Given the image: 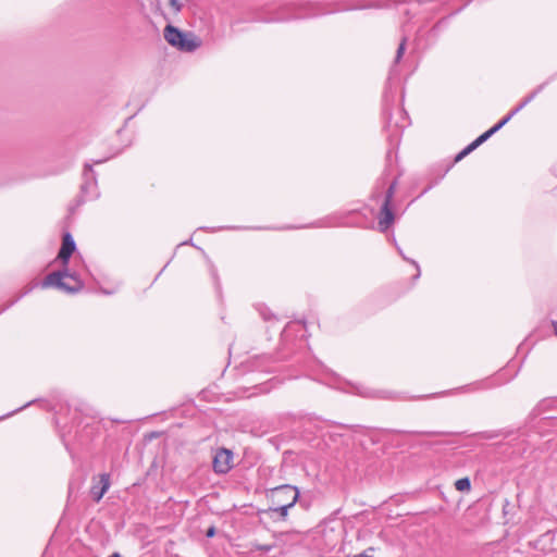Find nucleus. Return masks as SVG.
I'll list each match as a JSON object with an SVG mask.
<instances>
[{
  "label": "nucleus",
  "mask_w": 557,
  "mask_h": 557,
  "mask_svg": "<svg viewBox=\"0 0 557 557\" xmlns=\"http://www.w3.org/2000/svg\"><path fill=\"white\" fill-rule=\"evenodd\" d=\"M187 0H170V5L175 12H180Z\"/></svg>",
  "instance_id": "nucleus-17"
},
{
  "label": "nucleus",
  "mask_w": 557,
  "mask_h": 557,
  "mask_svg": "<svg viewBox=\"0 0 557 557\" xmlns=\"http://www.w3.org/2000/svg\"><path fill=\"white\" fill-rule=\"evenodd\" d=\"M84 172H85V174H86L87 172H90V173L92 174V173H94V171H92L91 165H90V164H88V163H87V164H85Z\"/></svg>",
  "instance_id": "nucleus-22"
},
{
  "label": "nucleus",
  "mask_w": 557,
  "mask_h": 557,
  "mask_svg": "<svg viewBox=\"0 0 557 557\" xmlns=\"http://www.w3.org/2000/svg\"><path fill=\"white\" fill-rule=\"evenodd\" d=\"M110 487V475L108 473H102L99 475V481L95 483L90 488V496L92 499L98 503L107 493Z\"/></svg>",
  "instance_id": "nucleus-6"
},
{
  "label": "nucleus",
  "mask_w": 557,
  "mask_h": 557,
  "mask_svg": "<svg viewBox=\"0 0 557 557\" xmlns=\"http://www.w3.org/2000/svg\"><path fill=\"white\" fill-rule=\"evenodd\" d=\"M474 150V148L472 147L471 144H469L465 149H462L455 158V162H458L460 161L461 159H463L466 156H468L470 152H472Z\"/></svg>",
  "instance_id": "nucleus-14"
},
{
  "label": "nucleus",
  "mask_w": 557,
  "mask_h": 557,
  "mask_svg": "<svg viewBox=\"0 0 557 557\" xmlns=\"http://www.w3.org/2000/svg\"><path fill=\"white\" fill-rule=\"evenodd\" d=\"M283 499H286L285 503L289 502L288 495L287 494H283Z\"/></svg>",
  "instance_id": "nucleus-26"
},
{
  "label": "nucleus",
  "mask_w": 557,
  "mask_h": 557,
  "mask_svg": "<svg viewBox=\"0 0 557 557\" xmlns=\"http://www.w3.org/2000/svg\"><path fill=\"white\" fill-rule=\"evenodd\" d=\"M354 557H373L372 555H368L367 553H361V554H358Z\"/></svg>",
  "instance_id": "nucleus-24"
},
{
  "label": "nucleus",
  "mask_w": 557,
  "mask_h": 557,
  "mask_svg": "<svg viewBox=\"0 0 557 557\" xmlns=\"http://www.w3.org/2000/svg\"><path fill=\"white\" fill-rule=\"evenodd\" d=\"M536 95V91L532 92L528 97L523 99V101L513 111L519 112L522 108H524Z\"/></svg>",
  "instance_id": "nucleus-18"
},
{
  "label": "nucleus",
  "mask_w": 557,
  "mask_h": 557,
  "mask_svg": "<svg viewBox=\"0 0 557 557\" xmlns=\"http://www.w3.org/2000/svg\"><path fill=\"white\" fill-rule=\"evenodd\" d=\"M109 557H122L119 553H114L112 555H110Z\"/></svg>",
  "instance_id": "nucleus-27"
},
{
  "label": "nucleus",
  "mask_w": 557,
  "mask_h": 557,
  "mask_svg": "<svg viewBox=\"0 0 557 557\" xmlns=\"http://www.w3.org/2000/svg\"><path fill=\"white\" fill-rule=\"evenodd\" d=\"M493 133L488 129L484 132L482 135H480L476 139H474L471 145L474 149H476L480 145H482L484 141H486Z\"/></svg>",
  "instance_id": "nucleus-12"
},
{
  "label": "nucleus",
  "mask_w": 557,
  "mask_h": 557,
  "mask_svg": "<svg viewBox=\"0 0 557 557\" xmlns=\"http://www.w3.org/2000/svg\"><path fill=\"white\" fill-rule=\"evenodd\" d=\"M516 114V111H511L504 119H502L497 124L490 128V131L495 134L498 132L505 124L509 122V120Z\"/></svg>",
  "instance_id": "nucleus-11"
},
{
  "label": "nucleus",
  "mask_w": 557,
  "mask_h": 557,
  "mask_svg": "<svg viewBox=\"0 0 557 557\" xmlns=\"http://www.w3.org/2000/svg\"><path fill=\"white\" fill-rule=\"evenodd\" d=\"M455 487L459 492H468L471 488L469 478H461L455 482Z\"/></svg>",
  "instance_id": "nucleus-9"
},
{
  "label": "nucleus",
  "mask_w": 557,
  "mask_h": 557,
  "mask_svg": "<svg viewBox=\"0 0 557 557\" xmlns=\"http://www.w3.org/2000/svg\"><path fill=\"white\" fill-rule=\"evenodd\" d=\"M269 497L272 504L276 506L271 510L278 513L282 519H285L288 515V509L298 500L299 491L294 485L284 484L271 488Z\"/></svg>",
  "instance_id": "nucleus-1"
},
{
  "label": "nucleus",
  "mask_w": 557,
  "mask_h": 557,
  "mask_svg": "<svg viewBox=\"0 0 557 557\" xmlns=\"http://www.w3.org/2000/svg\"><path fill=\"white\" fill-rule=\"evenodd\" d=\"M395 188H396V182H393L389 185V187L387 188V190H386L384 201H388L389 205H392V200H393V197H394Z\"/></svg>",
  "instance_id": "nucleus-15"
},
{
  "label": "nucleus",
  "mask_w": 557,
  "mask_h": 557,
  "mask_svg": "<svg viewBox=\"0 0 557 557\" xmlns=\"http://www.w3.org/2000/svg\"><path fill=\"white\" fill-rule=\"evenodd\" d=\"M553 540V536L548 533L543 534L539 540L535 541L534 546L537 548L539 546H544L546 543H550Z\"/></svg>",
  "instance_id": "nucleus-16"
},
{
  "label": "nucleus",
  "mask_w": 557,
  "mask_h": 557,
  "mask_svg": "<svg viewBox=\"0 0 557 557\" xmlns=\"http://www.w3.org/2000/svg\"><path fill=\"white\" fill-rule=\"evenodd\" d=\"M516 114V111H511L504 119H502L497 124L490 128V131L495 134L498 132L505 124L509 122V120Z\"/></svg>",
  "instance_id": "nucleus-10"
},
{
  "label": "nucleus",
  "mask_w": 557,
  "mask_h": 557,
  "mask_svg": "<svg viewBox=\"0 0 557 557\" xmlns=\"http://www.w3.org/2000/svg\"><path fill=\"white\" fill-rule=\"evenodd\" d=\"M412 434H420V435H429V436H435V435H443L444 432H411Z\"/></svg>",
  "instance_id": "nucleus-19"
},
{
  "label": "nucleus",
  "mask_w": 557,
  "mask_h": 557,
  "mask_svg": "<svg viewBox=\"0 0 557 557\" xmlns=\"http://www.w3.org/2000/svg\"><path fill=\"white\" fill-rule=\"evenodd\" d=\"M163 36L169 45L184 52H193L201 45L200 40L195 35L185 34L172 25L165 26Z\"/></svg>",
  "instance_id": "nucleus-2"
},
{
  "label": "nucleus",
  "mask_w": 557,
  "mask_h": 557,
  "mask_svg": "<svg viewBox=\"0 0 557 557\" xmlns=\"http://www.w3.org/2000/svg\"><path fill=\"white\" fill-rule=\"evenodd\" d=\"M309 8H311L310 4H301V5H295V4H287L280 9V12L276 16L270 17L267 21L268 22H280V21H286L289 18H302L308 17L312 15H317L320 12H309Z\"/></svg>",
  "instance_id": "nucleus-4"
},
{
  "label": "nucleus",
  "mask_w": 557,
  "mask_h": 557,
  "mask_svg": "<svg viewBox=\"0 0 557 557\" xmlns=\"http://www.w3.org/2000/svg\"><path fill=\"white\" fill-rule=\"evenodd\" d=\"M76 245L70 233H65L62 240V246L59 251L58 258L64 265L69 263L72 253L75 251Z\"/></svg>",
  "instance_id": "nucleus-7"
},
{
  "label": "nucleus",
  "mask_w": 557,
  "mask_h": 557,
  "mask_svg": "<svg viewBox=\"0 0 557 557\" xmlns=\"http://www.w3.org/2000/svg\"><path fill=\"white\" fill-rule=\"evenodd\" d=\"M410 262H411V263L417 268V270H418L417 276H419V275H420V272H419V265H418V263H417L414 260H410Z\"/></svg>",
  "instance_id": "nucleus-25"
},
{
  "label": "nucleus",
  "mask_w": 557,
  "mask_h": 557,
  "mask_svg": "<svg viewBox=\"0 0 557 557\" xmlns=\"http://www.w3.org/2000/svg\"><path fill=\"white\" fill-rule=\"evenodd\" d=\"M214 534H215L214 527L209 528L208 531L206 532L207 537H212Z\"/></svg>",
  "instance_id": "nucleus-21"
},
{
  "label": "nucleus",
  "mask_w": 557,
  "mask_h": 557,
  "mask_svg": "<svg viewBox=\"0 0 557 557\" xmlns=\"http://www.w3.org/2000/svg\"><path fill=\"white\" fill-rule=\"evenodd\" d=\"M499 434L496 433V432H485L483 433V437L484 438H494V437H497Z\"/></svg>",
  "instance_id": "nucleus-20"
},
{
  "label": "nucleus",
  "mask_w": 557,
  "mask_h": 557,
  "mask_svg": "<svg viewBox=\"0 0 557 557\" xmlns=\"http://www.w3.org/2000/svg\"><path fill=\"white\" fill-rule=\"evenodd\" d=\"M394 213L388 201H384L379 216V227L385 232L394 222Z\"/></svg>",
  "instance_id": "nucleus-8"
},
{
  "label": "nucleus",
  "mask_w": 557,
  "mask_h": 557,
  "mask_svg": "<svg viewBox=\"0 0 557 557\" xmlns=\"http://www.w3.org/2000/svg\"><path fill=\"white\" fill-rule=\"evenodd\" d=\"M406 37L403 38V40L400 41L399 46H398V49L396 51V57H395V62L398 63L400 61V59L403 58L404 53H405V50H406Z\"/></svg>",
  "instance_id": "nucleus-13"
},
{
  "label": "nucleus",
  "mask_w": 557,
  "mask_h": 557,
  "mask_svg": "<svg viewBox=\"0 0 557 557\" xmlns=\"http://www.w3.org/2000/svg\"><path fill=\"white\" fill-rule=\"evenodd\" d=\"M44 287L48 286H54L59 289L65 290L67 293H75L78 292L83 284L82 282L76 277L75 274H71L67 272V270L64 271H54L52 273H49L44 282Z\"/></svg>",
  "instance_id": "nucleus-3"
},
{
  "label": "nucleus",
  "mask_w": 557,
  "mask_h": 557,
  "mask_svg": "<svg viewBox=\"0 0 557 557\" xmlns=\"http://www.w3.org/2000/svg\"><path fill=\"white\" fill-rule=\"evenodd\" d=\"M552 325L554 327V334L557 337V321H552Z\"/></svg>",
  "instance_id": "nucleus-23"
},
{
  "label": "nucleus",
  "mask_w": 557,
  "mask_h": 557,
  "mask_svg": "<svg viewBox=\"0 0 557 557\" xmlns=\"http://www.w3.org/2000/svg\"><path fill=\"white\" fill-rule=\"evenodd\" d=\"M233 453L226 448L216 450L213 457V470L218 474H225L232 469Z\"/></svg>",
  "instance_id": "nucleus-5"
}]
</instances>
